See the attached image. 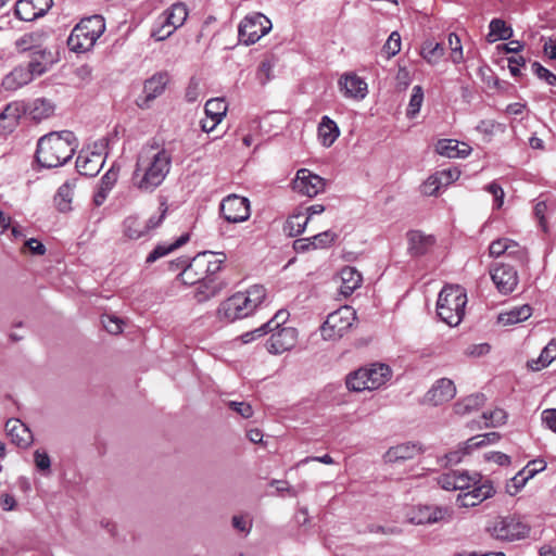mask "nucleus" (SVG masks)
I'll use <instances>...</instances> for the list:
<instances>
[{"mask_svg": "<svg viewBox=\"0 0 556 556\" xmlns=\"http://www.w3.org/2000/svg\"><path fill=\"white\" fill-rule=\"evenodd\" d=\"M480 473L466 470H450L438 477V484L446 491H466L479 483Z\"/></svg>", "mask_w": 556, "mask_h": 556, "instance_id": "13", "label": "nucleus"}, {"mask_svg": "<svg viewBox=\"0 0 556 556\" xmlns=\"http://www.w3.org/2000/svg\"><path fill=\"white\" fill-rule=\"evenodd\" d=\"M491 278L502 294L511 293L518 285V275L514 267L498 265L491 271Z\"/></svg>", "mask_w": 556, "mask_h": 556, "instance_id": "17", "label": "nucleus"}, {"mask_svg": "<svg viewBox=\"0 0 556 556\" xmlns=\"http://www.w3.org/2000/svg\"><path fill=\"white\" fill-rule=\"evenodd\" d=\"M231 525L237 531L248 535L252 530L253 520L249 515H235L231 518Z\"/></svg>", "mask_w": 556, "mask_h": 556, "instance_id": "58", "label": "nucleus"}, {"mask_svg": "<svg viewBox=\"0 0 556 556\" xmlns=\"http://www.w3.org/2000/svg\"><path fill=\"white\" fill-rule=\"evenodd\" d=\"M271 29V22L262 13H251L239 24V39L244 45H253Z\"/></svg>", "mask_w": 556, "mask_h": 556, "instance_id": "10", "label": "nucleus"}, {"mask_svg": "<svg viewBox=\"0 0 556 556\" xmlns=\"http://www.w3.org/2000/svg\"><path fill=\"white\" fill-rule=\"evenodd\" d=\"M175 30L176 29L172 25L163 23V18L159 16L155 25L151 30V37L154 38L156 41H163L170 37Z\"/></svg>", "mask_w": 556, "mask_h": 556, "instance_id": "52", "label": "nucleus"}, {"mask_svg": "<svg viewBox=\"0 0 556 556\" xmlns=\"http://www.w3.org/2000/svg\"><path fill=\"white\" fill-rule=\"evenodd\" d=\"M325 187L326 180L307 168L299 169L292 180V189L308 198L316 197L325 190Z\"/></svg>", "mask_w": 556, "mask_h": 556, "instance_id": "12", "label": "nucleus"}, {"mask_svg": "<svg viewBox=\"0 0 556 556\" xmlns=\"http://www.w3.org/2000/svg\"><path fill=\"white\" fill-rule=\"evenodd\" d=\"M241 309L245 317L250 316L263 303L266 298V289L261 285H254L244 292H237Z\"/></svg>", "mask_w": 556, "mask_h": 556, "instance_id": "20", "label": "nucleus"}, {"mask_svg": "<svg viewBox=\"0 0 556 556\" xmlns=\"http://www.w3.org/2000/svg\"><path fill=\"white\" fill-rule=\"evenodd\" d=\"M532 315V308L529 305L514 307L498 315L497 321L503 326H510L527 320Z\"/></svg>", "mask_w": 556, "mask_h": 556, "instance_id": "40", "label": "nucleus"}, {"mask_svg": "<svg viewBox=\"0 0 556 556\" xmlns=\"http://www.w3.org/2000/svg\"><path fill=\"white\" fill-rule=\"evenodd\" d=\"M124 235L130 240H138L149 235L144 222L137 216H128L124 220Z\"/></svg>", "mask_w": 556, "mask_h": 556, "instance_id": "44", "label": "nucleus"}, {"mask_svg": "<svg viewBox=\"0 0 556 556\" xmlns=\"http://www.w3.org/2000/svg\"><path fill=\"white\" fill-rule=\"evenodd\" d=\"M25 114H28L31 119L40 122L53 114L54 106L49 100L36 99L25 105Z\"/></svg>", "mask_w": 556, "mask_h": 556, "instance_id": "39", "label": "nucleus"}, {"mask_svg": "<svg viewBox=\"0 0 556 556\" xmlns=\"http://www.w3.org/2000/svg\"><path fill=\"white\" fill-rule=\"evenodd\" d=\"M424 102V90L421 86H415L408 103L406 115L414 118L420 111Z\"/></svg>", "mask_w": 556, "mask_h": 556, "instance_id": "51", "label": "nucleus"}, {"mask_svg": "<svg viewBox=\"0 0 556 556\" xmlns=\"http://www.w3.org/2000/svg\"><path fill=\"white\" fill-rule=\"evenodd\" d=\"M391 377V369L384 364H372L359 368L346 377V387L353 391L376 390L383 386Z\"/></svg>", "mask_w": 556, "mask_h": 556, "instance_id": "5", "label": "nucleus"}, {"mask_svg": "<svg viewBox=\"0 0 556 556\" xmlns=\"http://www.w3.org/2000/svg\"><path fill=\"white\" fill-rule=\"evenodd\" d=\"M194 299L198 302H205L212 298L218 295L223 289L226 287V283L215 277H205L200 282H197Z\"/></svg>", "mask_w": 556, "mask_h": 556, "instance_id": "28", "label": "nucleus"}, {"mask_svg": "<svg viewBox=\"0 0 556 556\" xmlns=\"http://www.w3.org/2000/svg\"><path fill=\"white\" fill-rule=\"evenodd\" d=\"M356 319L355 311L348 305L341 306L330 313L320 326V334L324 340L337 341L341 339L352 327Z\"/></svg>", "mask_w": 556, "mask_h": 556, "instance_id": "7", "label": "nucleus"}, {"mask_svg": "<svg viewBox=\"0 0 556 556\" xmlns=\"http://www.w3.org/2000/svg\"><path fill=\"white\" fill-rule=\"evenodd\" d=\"M555 358H556V341L552 340L542 350L540 356L536 359H531L530 362H528V366L532 370L539 371V370L547 367Z\"/></svg>", "mask_w": 556, "mask_h": 556, "instance_id": "45", "label": "nucleus"}, {"mask_svg": "<svg viewBox=\"0 0 556 556\" xmlns=\"http://www.w3.org/2000/svg\"><path fill=\"white\" fill-rule=\"evenodd\" d=\"M220 212L229 223H242L250 217V202L247 198L230 194L220 203Z\"/></svg>", "mask_w": 556, "mask_h": 556, "instance_id": "14", "label": "nucleus"}, {"mask_svg": "<svg viewBox=\"0 0 556 556\" xmlns=\"http://www.w3.org/2000/svg\"><path fill=\"white\" fill-rule=\"evenodd\" d=\"M484 402L485 397L483 394H471L455 403L454 412L456 415L465 416L478 410L483 406Z\"/></svg>", "mask_w": 556, "mask_h": 556, "instance_id": "41", "label": "nucleus"}, {"mask_svg": "<svg viewBox=\"0 0 556 556\" xmlns=\"http://www.w3.org/2000/svg\"><path fill=\"white\" fill-rule=\"evenodd\" d=\"M52 64V54L47 48L30 53V61L26 66L33 77L45 74Z\"/></svg>", "mask_w": 556, "mask_h": 556, "instance_id": "35", "label": "nucleus"}, {"mask_svg": "<svg viewBox=\"0 0 556 556\" xmlns=\"http://www.w3.org/2000/svg\"><path fill=\"white\" fill-rule=\"evenodd\" d=\"M489 254L492 257L507 255L509 257L523 261L526 251L516 241L509 238H501L491 242L489 247Z\"/></svg>", "mask_w": 556, "mask_h": 556, "instance_id": "21", "label": "nucleus"}, {"mask_svg": "<svg viewBox=\"0 0 556 556\" xmlns=\"http://www.w3.org/2000/svg\"><path fill=\"white\" fill-rule=\"evenodd\" d=\"M448 46L451 49V60L455 64H459L464 61L463 47L459 37L451 33L448 35Z\"/></svg>", "mask_w": 556, "mask_h": 556, "instance_id": "55", "label": "nucleus"}, {"mask_svg": "<svg viewBox=\"0 0 556 556\" xmlns=\"http://www.w3.org/2000/svg\"><path fill=\"white\" fill-rule=\"evenodd\" d=\"M438 154L450 159H464L471 153V148L465 142L454 139H441L435 144Z\"/></svg>", "mask_w": 556, "mask_h": 556, "instance_id": "25", "label": "nucleus"}, {"mask_svg": "<svg viewBox=\"0 0 556 556\" xmlns=\"http://www.w3.org/2000/svg\"><path fill=\"white\" fill-rule=\"evenodd\" d=\"M105 30V22L101 15L83 18L71 31L67 45L72 51L81 53L93 48Z\"/></svg>", "mask_w": 556, "mask_h": 556, "instance_id": "4", "label": "nucleus"}, {"mask_svg": "<svg viewBox=\"0 0 556 556\" xmlns=\"http://www.w3.org/2000/svg\"><path fill=\"white\" fill-rule=\"evenodd\" d=\"M172 167V153L166 149H141L132 174L134 186L143 192H152L163 184Z\"/></svg>", "mask_w": 556, "mask_h": 556, "instance_id": "1", "label": "nucleus"}, {"mask_svg": "<svg viewBox=\"0 0 556 556\" xmlns=\"http://www.w3.org/2000/svg\"><path fill=\"white\" fill-rule=\"evenodd\" d=\"M217 317L225 323H232L237 319L245 318L237 293L223 301L217 308Z\"/></svg>", "mask_w": 556, "mask_h": 556, "instance_id": "31", "label": "nucleus"}, {"mask_svg": "<svg viewBox=\"0 0 556 556\" xmlns=\"http://www.w3.org/2000/svg\"><path fill=\"white\" fill-rule=\"evenodd\" d=\"M437 175L444 187L450 186L460 177V170L457 167L446 168L437 172Z\"/></svg>", "mask_w": 556, "mask_h": 556, "instance_id": "64", "label": "nucleus"}, {"mask_svg": "<svg viewBox=\"0 0 556 556\" xmlns=\"http://www.w3.org/2000/svg\"><path fill=\"white\" fill-rule=\"evenodd\" d=\"M442 187H444L443 184H441L437 173H434L421 185V193L429 197L437 195Z\"/></svg>", "mask_w": 556, "mask_h": 556, "instance_id": "59", "label": "nucleus"}, {"mask_svg": "<svg viewBox=\"0 0 556 556\" xmlns=\"http://www.w3.org/2000/svg\"><path fill=\"white\" fill-rule=\"evenodd\" d=\"M405 518L412 525L428 526L450 521L452 513L446 506L416 505L406 510Z\"/></svg>", "mask_w": 556, "mask_h": 556, "instance_id": "8", "label": "nucleus"}, {"mask_svg": "<svg viewBox=\"0 0 556 556\" xmlns=\"http://www.w3.org/2000/svg\"><path fill=\"white\" fill-rule=\"evenodd\" d=\"M307 224L308 217L303 212H296L288 218L285 229L289 236L296 237L304 232Z\"/></svg>", "mask_w": 556, "mask_h": 556, "instance_id": "47", "label": "nucleus"}, {"mask_svg": "<svg viewBox=\"0 0 556 556\" xmlns=\"http://www.w3.org/2000/svg\"><path fill=\"white\" fill-rule=\"evenodd\" d=\"M47 34L43 31H33L22 35L15 41V48L18 52H35L45 49Z\"/></svg>", "mask_w": 556, "mask_h": 556, "instance_id": "32", "label": "nucleus"}, {"mask_svg": "<svg viewBox=\"0 0 556 556\" xmlns=\"http://www.w3.org/2000/svg\"><path fill=\"white\" fill-rule=\"evenodd\" d=\"M421 452L418 444L405 442L390 447L383 458L386 463H400L414 458Z\"/></svg>", "mask_w": 556, "mask_h": 556, "instance_id": "27", "label": "nucleus"}, {"mask_svg": "<svg viewBox=\"0 0 556 556\" xmlns=\"http://www.w3.org/2000/svg\"><path fill=\"white\" fill-rule=\"evenodd\" d=\"M288 318H289V313L285 309H280L266 324L262 325L257 329H254L253 331L243 333L240 337V340L242 343H250L254 339L265 336L267 333V329H275L279 325L285 324L288 320Z\"/></svg>", "mask_w": 556, "mask_h": 556, "instance_id": "33", "label": "nucleus"}, {"mask_svg": "<svg viewBox=\"0 0 556 556\" xmlns=\"http://www.w3.org/2000/svg\"><path fill=\"white\" fill-rule=\"evenodd\" d=\"M166 213H167V204L165 201H163L160 204L157 215H152L147 222H144L149 233L162 224L163 219L165 218Z\"/></svg>", "mask_w": 556, "mask_h": 556, "instance_id": "62", "label": "nucleus"}, {"mask_svg": "<svg viewBox=\"0 0 556 556\" xmlns=\"http://www.w3.org/2000/svg\"><path fill=\"white\" fill-rule=\"evenodd\" d=\"M495 493L494 486L489 480H483L480 476L479 483L472 485L469 490L463 491L457 496L459 507H475L483 501L492 497Z\"/></svg>", "mask_w": 556, "mask_h": 556, "instance_id": "15", "label": "nucleus"}, {"mask_svg": "<svg viewBox=\"0 0 556 556\" xmlns=\"http://www.w3.org/2000/svg\"><path fill=\"white\" fill-rule=\"evenodd\" d=\"M179 278L185 285H195L205 278L204 270L194 268V257L186 265L182 271L179 274Z\"/></svg>", "mask_w": 556, "mask_h": 556, "instance_id": "50", "label": "nucleus"}, {"mask_svg": "<svg viewBox=\"0 0 556 556\" xmlns=\"http://www.w3.org/2000/svg\"><path fill=\"white\" fill-rule=\"evenodd\" d=\"M488 41L494 42L496 40H507L513 36V29L507 26L505 21L501 18H494L489 25Z\"/></svg>", "mask_w": 556, "mask_h": 556, "instance_id": "46", "label": "nucleus"}, {"mask_svg": "<svg viewBox=\"0 0 556 556\" xmlns=\"http://www.w3.org/2000/svg\"><path fill=\"white\" fill-rule=\"evenodd\" d=\"M538 462H530L523 469L517 472L507 483L506 492L509 495H516L527 483L528 480L533 478L538 472L545 469V463L540 462V468H530L531 465H535Z\"/></svg>", "mask_w": 556, "mask_h": 556, "instance_id": "26", "label": "nucleus"}, {"mask_svg": "<svg viewBox=\"0 0 556 556\" xmlns=\"http://www.w3.org/2000/svg\"><path fill=\"white\" fill-rule=\"evenodd\" d=\"M160 16L163 18V23H167L177 29L185 24L188 17V9L185 3L177 2L165 10Z\"/></svg>", "mask_w": 556, "mask_h": 556, "instance_id": "38", "label": "nucleus"}, {"mask_svg": "<svg viewBox=\"0 0 556 556\" xmlns=\"http://www.w3.org/2000/svg\"><path fill=\"white\" fill-rule=\"evenodd\" d=\"M340 287L339 292L344 296L351 295L362 286L363 276L354 267L345 266L339 273Z\"/></svg>", "mask_w": 556, "mask_h": 556, "instance_id": "29", "label": "nucleus"}, {"mask_svg": "<svg viewBox=\"0 0 556 556\" xmlns=\"http://www.w3.org/2000/svg\"><path fill=\"white\" fill-rule=\"evenodd\" d=\"M33 79V74H30L26 66H16L3 77L2 86L5 90L15 91L29 84Z\"/></svg>", "mask_w": 556, "mask_h": 556, "instance_id": "34", "label": "nucleus"}, {"mask_svg": "<svg viewBox=\"0 0 556 556\" xmlns=\"http://www.w3.org/2000/svg\"><path fill=\"white\" fill-rule=\"evenodd\" d=\"M75 148L73 132H50L38 140L36 160L42 167H58L65 164L73 156Z\"/></svg>", "mask_w": 556, "mask_h": 556, "instance_id": "2", "label": "nucleus"}, {"mask_svg": "<svg viewBox=\"0 0 556 556\" xmlns=\"http://www.w3.org/2000/svg\"><path fill=\"white\" fill-rule=\"evenodd\" d=\"M102 325L105 328V330L111 334H119L122 333L124 329V321L123 319L112 316V315H104L102 316Z\"/></svg>", "mask_w": 556, "mask_h": 556, "instance_id": "60", "label": "nucleus"}, {"mask_svg": "<svg viewBox=\"0 0 556 556\" xmlns=\"http://www.w3.org/2000/svg\"><path fill=\"white\" fill-rule=\"evenodd\" d=\"M467 293L458 285H447L439 293L437 313L442 321L451 327L460 324L465 315Z\"/></svg>", "mask_w": 556, "mask_h": 556, "instance_id": "3", "label": "nucleus"}, {"mask_svg": "<svg viewBox=\"0 0 556 556\" xmlns=\"http://www.w3.org/2000/svg\"><path fill=\"white\" fill-rule=\"evenodd\" d=\"M498 439L500 435L497 432L478 434L467 440V446L468 448H479L481 446L495 443Z\"/></svg>", "mask_w": 556, "mask_h": 556, "instance_id": "53", "label": "nucleus"}, {"mask_svg": "<svg viewBox=\"0 0 556 556\" xmlns=\"http://www.w3.org/2000/svg\"><path fill=\"white\" fill-rule=\"evenodd\" d=\"M104 149V140H99L92 146L84 148L76 159V168L78 173L84 176H96L101 170L105 162Z\"/></svg>", "mask_w": 556, "mask_h": 556, "instance_id": "9", "label": "nucleus"}, {"mask_svg": "<svg viewBox=\"0 0 556 556\" xmlns=\"http://www.w3.org/2000/svg\"><path fill=\"white\" fill-rule=\"evenodd\" d=\"M52 4V0H18L15 4V15L21 21L31 22L43 16Z\"/></svg>", "mask_w": 556, "mask_h": 556, "instance_id": "16", "label": "nucleus"}, {"mask_svg": "<svg viewBox=\"0 0 556 556\" xmlns=\"http://www.w3.org/2000/svg\"><path fill=\"white\" fill-rule=\"evenodd\" d=\"M340 136V129L329 116H323L318 125V139L323 147L329 148Z\"/></svg>", "mask_w": 556, "mask_h": 556, "instance_id": "36", "label": "nucleus"}, {"mask_svg": "<svg viewBox=\"0 0 556 556\" xmlns=\"http://www.w3.org/2000/svg\"><path fill=\"white\" fill-rule=\"evenodd\" d=\"M532 71L540 79L545 80L549 86H556V75L539 62L532 64Z\"/></svg>", "mask_w": 556, "mask_h": 556, "instance_id": "63", "label": "nucleus"}, {"mask_svg": "<svg viewBox=\"0 0 556 556\" xmlns=\"http://www.w3.org/2000/svg\"><path fill=\"white\" fill-rule=\"evenodd\" d=\"M434 238L421 231L414 230L408 233L409 251L413 255H424L434 244Z\"/></svg>", "mask_w": 556, "mask_h": 556, "instance_id": "37", "label": "nucleus"}, {"mask_svg": "<svg viewBox=\"0 0 556 556\" xmlns=\"http://www.w3.org/2000/svg\"><path fill=\"white\" fill-rule=\"evenodd\" d=\"M76 188V179L65 181L59 189L55 195V204L60 212H67L71 210V203Z\"/></svg>", "mask_w": 556, "mask_h": 556, "instance_id": "42", "label": "nucleus"}, {"mask_svg": "<svg viewBox=\"0 0 556 556\" xmlns=\"http://www.w3.org/2000/svg\"><path fill=\"white\" fill-rule=\"evenodd\" d=\"M275 62L271 59L263 60L257 68L256 77L262 85L267 84L273 78Z\"/></svg>", "mask_w": 556, "mask_h": 556, "instance_id": "57", "label": "nucleus"}, {"mask_svg": "<svg viewBox=\"0 0 556 556\" xmlns=\"http://www.w3.org/2000/svg\"><path fill=\"white\" fill-rule=\"evenodd\" d=\"M339 86L346 98L364 99L367 94V84L356 74H344Z\"/></svg>", "mask_w": 556, "mask_h": 556, "instance_id": "24", "label": "nucleus"}, {"mask_svg": "<svg viewBox=\"0 0 556 556\" xmlns=\"http://www.w3.org/2000/svg\"><path fill=\"white\" fill-rule=\"evenodd\" d=\"M490 535L500 541L513 542L526 539L530 533V526L517 516H498L486 527Z\"/></svg>", "mask_w": 556, "mask_h": 556, "instance_id": "6", "label": "nucleus"}, {"mask_svg": "<svg viewBox=\"0 0 556 556\" xmlns=\"http://www.w3.org/2000/svg\"><path fill=\"white\" fill-rule=\"evenodd\" d=\"M5 430L12 442L20 447H27L33 442L30 430L20 419H9Z\"/></svg>", "mask_w": 556, "mask_h": 556, "instance_id": "30", "label": "nucleus"}, {"mask_svg": "<svg viewBox=\"0 0 556 556\" xmlns=\"http://www.w3.org/2000/svg\"><path fill=\"white\" fill-rule=\"evenodd\" d=\"M401 50V36L397 31H393L390 34L387 42L383 46V52L387 54L388 59L397 54Z\"/></svg>", "mask_w": 556, "mask_h": 556, "instance_id": "61", "label": "nucleus"}, {"mask_svg": "<svg viewBox=\"0 0 556 556\" xmlns=\"http://www.w3.org/2000/svg\"><path fill=\"white\" fill-rule=\"evenodd\" d=\"M420 54L428 63L435 64L444 55V48L442 43L426 41L421 46Z\"/></svg>", "mask_w": 556, "mask_h": 556, "instance_id": "48", "label": "nucleus"}, {"mask_svg": "<svg viewBox=\"0 0 556 556\" xmlns=\"http://www.w3.org/2000/svg\"><path fill=\"white\" fill-rule=\"evenodd\" d=\"M456 394L454 382L447 378H441L434 382L427 392L425 401L431 405L438 406L451 401Z\"/></svg>", "mask_w": 556, "mask_h": 556, "instance_id": "18", "label": "nucleus"}, {"mask_svg": "<svg viewBox=\"0 0 556 556\" xmlns=\"http://www.w3.org/2000/svg\"><path fill=\"white\" fill-rule=\"evenodd\" d=\"M204 110L207 117L222 122L227 113V103L222 98L210 99L206 101Z\"/></svg>", "mask_w": 556, "mask_h": 556, "instance_id": "49", "label": "nucleus"}, {"mask_svg": "<svg viewBox=\"0 0 556 556\" xmlns=\"http://www.w3.org/2000/svg\"><path fill=\"white\" fill-rule=\"evenodd\" d=\"M226 261L223 252L204 251L194 256V268L204 270L205 277H213Z\"/></svg>", "mask_w": 556, "mask_h": 556, "instance_id": "19", "label": "nucleus"}, {"mask_svg": "<svg viewBox=\"0 0 556 556\" xmlns=\"http://www.w3.org/2000/svg\"><path fill=\"white\" fill-rule=\"evenodd\" d=\"M507 415L504 409L495 408L489 413H483V426L484 427H497L505 424Z\"/></svg>", "mask_w": 556, "mask_h": 556, "instance_id": "54", "label": "nucleus"}, {"mask_svg": "<svg viewBox=\"0 0 556 556\" xmlns=\"http://www.w3.org/2000/svg\"><path fill=\"white\" fill-rule=\"evenodd\" d=\"M282 325L275 329H267V333L271 332L266 345L270 354L277 355L290 351L298 342V330L293 327H282Z\"/></svg>", "mask_w": 556, "mask_h": 556, "instance_id": "11", "label": "nucleus"}, {"mask_svg": "<svg viewBox=\"0 0 556 556\" xmlns=\"http://www.w3.org/2000/svg\"><path fill=\"white\" fill-rule=\"evenodd\" d=\"M336 238V233L330 230L312 236L313 249L317 250L328 248L334 242Z\"/></svg>", "mask_w": 556, "mask_h": 556, "instance_id": "56", "label": "nucleus"}, {"mask_svg": "<svg viewBox=\"0 0 556 556\" xmlns=\"http://www.w3.org/2000/svg\"><path fill=\"white\" fill-rule=\"evenodd\" d=\"M188 236H180L178 239H176L173 243H161L157 244L147 256L146 262L151 264L157 261L161 257L166 256L174 250L180 248L182 244H185L188 241Z\"/></svg>", "mask_w": 556, "mask_h": 556, "instance_id": "43", "label": "nucleus"}, {"mask_svg": "<svg viewBox=\"0 0 556 556\" xmlns=\"http://www.w3.org/2000/svg\"><path fill=\"white\" fill-rule=\"evenodd\" d=\"M25 112V105L21 102L14 101L7 104L0 113V131L3 134L13 131Z\"/></svg>", "mask_w": 556, "mask_h": 556, "instance_id": "23", "label": "nucleus"}, {"mask_svg": "<svg viewBox=\"0 0 556 556\" xmlns=\"http://www.w3.org/2000/svg\"><path fill=\"white\" fill-rule=\"evenodd\" d=\"M168 84V75L166 73H156L144 81L143 100L139 105L149 108L150 102L160 97Z\"/></svg>", "mask_w": 556, "mask_h": 556, "instance_id": "22", "label": "nucleus"}]
</instances>
